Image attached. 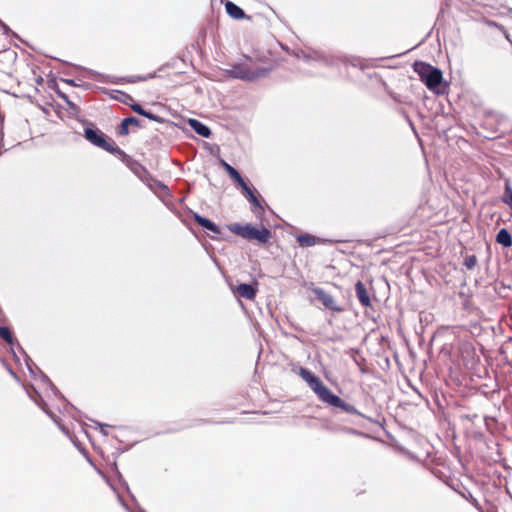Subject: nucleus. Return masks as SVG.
Masks as SVG:
<instances>
[{
    "label": "nucleus",
    "mask_w": 512,
    "mask_h": 512,
    "mask_svg": "<svg viewBox=\"0 0 512 512\" xmlns=\"http://www.w3.org/2000/svg\"><path fill=\"white\" fill-rule=\"evenodd\" d=\"M270 71V68L261 67L251 58L246 57L244 62L232 65L231 68L227 70V73L232 78L254 82L260 78L266 77Z\"/></svg>",
    "instance_id": "obj_2"
},
{
    "label": "nucleus",
    "mask_w": 512,
    "mask_h": 512,
    "mask_svg": "<svg viewBox=\"0 0 512 512\" xmlns=\"http://www.w3.org/2000/svg\"><path fill=\"white\" fill-rule=\"evenodd\" d=\"M129 106L135 113L142 115L150 120H153V121L160 120V118L157 115L143 109V107L138 103L133 102L132 104H129Z\"/></svg>",
    "instance_id": "obj_16"
},
{
    "label": "nucleus",
    "mask_w": 512,
    "mask_h": 512,
    "mask_svg": "<svg viewBox=\"0 0 512 512\" xmlns=\"http://www.w3.org/2000/svg\"><path fill=\"white\" fill-rule=\"evenodd\" d=\"M257 287H258V283H254V284L242 283L236 287L235 291L239 296H241L247 300H253L257 293Z\"/></svg>",
    "instance_id": "obj_8"
},
{
    "label": "nucleus",
    "mask_w": 512,
    "mask_h": 512,
    "mask_svg": "<svg viewBox=\"0 0 512 512\" xmlns=\"http://www.w3.org/2000/svg\"><path fill=\"white\" fill-rule=\"evenodd\" d=\"M190 127L200 136L208 138L211 135L210 128L197 119H189Z\"/></svg>",
    "instance_id": "obj_11"
},
{
    "label": "nucleus",
    "mask_w": 512,
    "mask_h": 512,
    "mask_svg": "<svg viewBox=\"0 0 512 512\" xmlns=\"http://www.w3.org/2000/svg\"><path fill=\"white\" fill-rule=\"evenodd\" d=\"M234 182L239 185L242 189V192L244 191V188H248L249 186L247 185V183L244 181V179L242 178V176L240 175L239 177H237Z\"/></svg>",
    "instance_id": "obj_27"
},
{
    "label": "nucleus",
    "mask_w": 512,
    "mask_h": 512,
    "mask_svg": "<svg viewBox=\"0 0 512 512\" xmlns=\"http://www.w3.org/2000/svg\"><path fill=\"white\" fill-rule=\"evenodd\" d=\"M25 358H27L26 362H32L30 358H28V355H25Z\"/></svg>",
    "instance_id": "obj_36"
},
{
    "label": "nucleus",
    "mask_w": 512,
    "mask_h": 512,
    "mask_svg": "<svg viewBox=\"0 0 512 512\" xmlns=\"http://www.w3.org/2000/svg\"><path fill=\"white\" fill-rule=\"evenodd\" d=\"M463 264L468 270H472L477 264V257L475 255H468L464 259Z\"/></svg>",
    "instance_id": "obj_24"
},
{
    "label": "nucleus",
    "mask_w": 512,
    "mask_h": 512,
    "mask_svg": "<svg viewBox=\"0 0 512 512\" xmlns=\"http://www.w3.org/2000/svg\"><path fill=\"white\" fill-rule=\"evenodd\" d=\"M0 26L3 28L5 33L9 32V27L0 20Z\"/></svg>",
    "instance_id": "obj_30"
},
{
    "label": "nucleus",
    "mask_w": 512,
    "mask_h": 512,
    "mask_svg": "<svg viewBox=\"0 0 512 512\" xmlns=\"http://www.w3.org/2000/svg\"><path fill=\"white\" fill-rule=\"evenodd\" d=\"M296 241L301 247H310L317 243L316 237L309 234H301L296 237Z\"/></svg>",
    "instance_id": "obj_19"
},
{
    "label": "nucleus",
    "mask_w": 512,
    "mask_h": 512,
    "mask_svg": "<svg viewBox=\"0 0 512 512\" xmlns=\"http://www.w3.org/2000/svg\"><path fill=\"white\" fill-rule=\"evenodd\" d=\"M223 167L226 170V172L229 174L231 179L234 181L237 177L240 176V173L232 167L230 164L223 161Z\"/></svg>",
    "instance_id": "obj_23"
},
{
    "label": "nucleus",
    "mask_w": 512,
    "mask_h": 512,
    "mask_svg": "<svg viewBox=\"0 0 512 512\" xmlns=\"http://www.w3.org/2000/svg\"><path fill=\"white\" fill-rule=\"evenodd\" d=\"M491 25L498 26L495 22H490Z\"/></svg>",
    "instance_id": "obj_37"
},
{
    "label": "nucleus",
    "mask_w": 512,
    "mask_h": 512,
    "mask_svg": "<svg viewBox=\"0 0 512 512\" xmlns=\"http://www.w3.org/2000/svg\"><path fill=\"white\" fill-rule=\"evenodd\" d=\"M84 137L91 144L103 150H105V147H108V145L110 144V142L107 141L105 134L98 129L86 128L84 130Z\"/></svg>",
    "instance_id": "obj_7"
},
{
    "label": "nucleus",
    "mask_w": 512,
    "mask_h": 512,
    "mask_svg": "<svg viewBox=\"0 0 512 512\" xmlns=\"http://www.w3.org/2000/svg\"><path fill=\"white\" fill-rule=\"evenodd\" d=\"M119 501L125 507L126 510H129L128 506L122 501V499L120 497H119Z\"/></svg>",
    "instance_id": "obj_33"
},
{
    "label": "nucleus",
    "mask_w": 512,
    "mask_h": 512,
    "mask_svg": "<svg viewBox=\"0 0 512 512\" xmlns=\"http://www.w3.org/2000/svg\"><path fill=\"white\" fill-rule=\"evenodd\" d=\"M296 57L298 59H303L305 61L309 60H315L322 62L326 66H333L337 67L339 64L348 65L351 64L352 66H357L358 60L353 58L349 59L346 56L341 55H332V54H326L322 51H304L300 50L295 53Z\"/></svg>",
    "instance_id": "obj_3"
},
{
    "label": "nucleus",
    "mask_w": 512,
    "mask_h": 512,
    "mask_svg": "<svg viewBox=\"0 0 512 512\" xmlns=\"http://www.w3.org/2000/svg\"><path fill=\"white\" fill-rule=\"evenodd\" d=\"M105 151L114 154L118 158H120L123 162H126L130 159V157L118 146L114 144V142H110L108 147H105Z\"/></svg>",
    "instance_id": "obj_17"
},
{
    "label": "nucleus",
    "mask_w": 512,
    "mask_h": 512,
    "mask_svg": "<svg viewBox=\"0 0 512 512\" xmlns=\"http://www.w3.org/2000/svg\"><path fill=\"white\" fill-rule=\"evenodd\" d=\"M40 375H41V378L42 380L51 387L52 391L57 394V388L53 385V383L50 381V379L40 371Z\"/></svg>",
    "instance_id": "obj_26"
},
{
    "label": "nucleus",
    "mask_w": 512,
    "mask_h": 512,
    "mask_svg": "<svg viewBox=\"0 0 512 512\" xmlns=\"http://www.w3.org/2000/svg\"><path fill=\"white\" fill-rule=\"evenodd\" d=\"M496 242L503 247L512 246V236L506 228H502L496 235Z\"/></svg>",
    "instance_id": "obj_15"
},
{
    "label": "nucleus",
    "mask_w": 512,
    "mask_h": 512,
    "mask_svg": "<svg viewBox=\"0 0 512 512\" xmlns=\"http://www.w3.org/2000/svg\"><path fill=\"white\" fill-rule=\"evenodd\" d=\"M243 194L245 195L247 200L252 204L253 212L256 213L255 208H258L261 212H263L264 209H263L262 205L260 204L257 196L255 195V192L252 190L251 187L244 188Z\"/></svg>",
    "instance_id": "obj_14"
},
{
    "label": "nucleus",
    "mask_w": 512,
    "mask_h": 512,
    "mask_svg": "<svg viewBox=\"0 0 512 512\" xmlns=\"http://www.w3.org/2000/svg\"><path fill=\"white\" fill-rule=\"evenodd\" d=\"M144 77H138L137 79H131V82H136L137 80H145Z\"/></svg>",
    "instance_id": "obj_34"
},
{
    "label": "nucleus",
    "mask_w": 512,
    "mask_h": 512,
    "mask_svg": "<svg viewBox=\"0 0 512 512\" xmlns=\"http://www.w3.org/2000/svg\"><path fill=\"white\" fill-rule=\"evenodd\" d=\"M225 9L227 14L233 19H243L245 17L244 10L231 1L225 3Z\"/></svg>",
    "instance_id": "obj_13"
},
{
    "label": "nucleus",
    "mask_w": 512,
    "mask_h": 512,
    "mask_svg": "<svg viewBox=\"0 0 512 512\" xmlns=\"http://www.w3.org/2000/svg\"><path fill=\"white\" fill-rule=\"evenodd\" d=\"M0 338L4 339L10 345L14 342L12 332L6 326H0Z\"/></svg>",
    "instance_id": "obj_22"
},
{
    "label": "nucleus",
    "mask_w": 512,
    "mask_h": 512,
    "mask_svg": "<svg viewBox=\"0 0 512 512\" xmlns=\"http://www.w3.org/2000/svg\"><path fill=\"white\" fill-rule=\"evenodd\" d=\"M65 82H66L67 84H69V85H72V86H75V85H76V84H75V82H74V80H72V79H66V80H65Z\"/></svg>",
    "instance_id": "obj_32"
},
{
    "label": "nucleus",
    "mask_w": 512,
    "mask_h": 512,
    "mask_svg": "<svg viewBox=\"0 0 512 512\" xmlns=\"http://www.w3.org/2000/svg\"><path fill=\"white\" fill-rule=\"evenodd\" d=\"M194 220L196 221L197 224H199L203 228L211 231L212 233H214V234L220 233L219 227L214 222L209 220L208 218L195 213Z\"/></svg>",
    "instance_id": "obj_12"
},
{
    "label": "nucleus",
    "mask_w": 512,
    "mask_h": 512,
    "mask_svg": "<svg viewBox=\"0 0 512 512\" xmlns=\"http://www.w3.org/2000/svg\"><path fill=\"white\" fill-rule=\"evenodd\" d=\"M45 406H46V404H45V403H43V405L41 406L42 410H44V411H45V412H46L50 417H52V413H51V412H49V411L46 409V407H45Z\"/></svg>",
    "instance_id": "obj_31"
},
{
    "label": "nucleus",
    "mask_w": 512,
    "mask_h": 512,
    "mask_svg": "<svg viewBox=\"0 0 512 512\" xmlns=\"http://www.w3.org/2000/svg\"><path fill=\"white\" fill-rule=\"evenodd\" d=\"M413 69L429 90L437 92V88L443 80V74L440 69L423 61H416L413 64Z\"/></svg>",
    "instance_id": "obj_4"
},
{
    "label": "nucleus",
    "mask_w": 512,
    "mask_h": 512,
    "mask_svg": "<svg viewBox=\"0 0 512 512\" xmlns=\"http://www.w3.org/2000/svg\"><path fill=\"white\" fill-rule=\"evenodd\" d=\"M27 366H28V369L30 370V372L33 373L32 366H31L30 362H28V361H27Z\"/></svg>",
    "instance_id": "obj_35"
},
{
    "label": "nucleus",
    "mask_w": 512,
    "mask_h": 512,
    "mask_svg": "<svg viewBox=\"0 0 512 512\" xmlns=\"http://www.w3.org/2000/svg\"><path fill=\"white\" fill-rule=\"evenodd\" d=\"M503 202L512 209V187L508 180L505 183Z\"/></svg>",
    "instance_id": "obj_21"
},
{
    "label": "nucleus",
    "mask_w": 512,
    "mask_h": 512,
    "mask_svg": "<svg viewBox=\"0 0 512 512\" xmlns=\"http://www.w3.org/2000/svg\"><path fill=\"white\" fill-rule=\"evenodd\" d=\"M503 202L512 209V187L508 180L505 183Z\"/></svg>",
    "instance_id": "obj_20"
},
{
    "label": "nucleus",
    "mask_w": 512,
    "mask_h": 512,
    "mask_svg": "<svg viewBox=\"0 0 512 512\" xmlns=\"http://www.w3.org/2000/svg\"><path fill=\"white\" fill-rule=\"evenodd\" d=\"M355 292L359 302L364 307L371 306V299L365 284L362 281H357L355 284Z\"/></svg>",
    "instance_id": "obj_9"
},
{
    "label": "nucleus",
    "mask_w": 512,
    "mask_h": 512,
    "mask_svg": "<svg viewBox=\"0 0 512 512\" xmlns=\"http://www.w3.org/2000/svg\"><path fill=\"white\" fill-rule=\"evenodd\" d=\"M95 425H96L97 427H99V428H100V432H101L103 435H105V436H106V435L108 434V433H107V430H106V428L108 427V425H104V424H102V423H100V422H97V421H95Z\"/></svg>",
    "instance_id": "obj_28"
},
{
    "label": "nucleus",
    "mask_w": 512,
    "mask_h": 512,
    "mask_svg": "<svg viewBox=\"0 0 512 512\" xmlns=\"http://www.w3.org/2000/svg\"><path fill=\"white\" fill-rule=\"evenodd\" d=\"M312 292L314 293L317 300H319L326 309H329L337 313H341L344 311V308L338 305L334 297L331 294L327 293L324 289L320 287H313Z\"/></svg>",
    "instance_id": "obj_6"
},
{
    "label": "nucleus",
    "mask_w": 512,
    "mask_h": 512,
    "mask_svg": "<svg viewBox=\"0 0 512 512\" xmlns=\"http://www.w3.org/2000/svg\"><path fill=\"white\" fill-rule=\"evenodd\" d=\"M60 96H61L62 99L65 100V102L68 104V106H70V107L74 106V104L71 101L68 100V97L65 94H61Z\"/></svg>",
    "instance_id": "obj_29"
},
{
    "label": "nucleus",
    "mask_w": 512,
    "mask_h": 512,
    "mask_svg": "<svg viewBox=\"0 0 512 512\" xmlns=\"http://www.w3.org/2000/svg\"><path fill=\"white\" fill-rule=\"evenodd\" d=\"M228 229L234 234L246 240H255L262 244L267 243L271 238V231L264 226L257 228L251 224L242 225L239 223H234L230 224Z\"/></svg>",
    "instance_id": "obj_5"
},
{
    "label": "nucleus",
    "mask_w": 512,
    "mask_h": 512,
    "mask_svg": "<svg viewBox=\"0 0 512 512\" xmlns=\"http://www.w3.org/2000/svg\"><path fill=\"white\" fill-rule=\"evenodd\" d=\"M120 101L123 102L126 105L132 104L134 102V99L131 95L127 93H122Z\"/></svg>",
    "instance_id": "obj_25"
},
{
    "label": "nucleus",
    "mask_w": 512,
    "mask_h": 512,
    "mask_svg": "<svg viewBox=\"0 0 512 512\" xmlns=\"http://www.w3.org/2000/svg\"><path fill=\"white\" fill-rule=\"evenodd\" d=\"M299 376L308 384L311 390L317 397L324 403L342 409L344 412L351 415H361L357 409L342 400L339 396L334 394L321 379L307 368L301 367L299 369Z\"/></svg>",
    "instance_id": "obj_1"
},
{
    "label": "nucleus",
    "mask_w": 512,
    "mask_h": 512,
    "mask_svg": "<svg viewBox=\"0 0 512 512\" xmlns=\"http://www.w3.org/2000/svg\"><path fill=\"white\" fill-rule=\"evenodd\" d=\"M136 127L139 128L141 126L140 120L136 117L130 116L127 118H124L119 126L118 133L121 136H126L129 134V127Z\"/></svg>",
    "instance_id": "obj_10"
},
{
    "label": "nucleus",
    "mask_w": 512,
    "mask_h": 512,
    "mask_svg": "<svg viewBox=\"0 0 512 512\" xmlns=\"http://www.w3.org/2000/svg\"><path fill=\"white\" fill-rule=\"evenodd\" d=\"M105 151L114 154L118 158H120L123 162H126L130 159V157L118 146L114 144V142H110L108 147H105Z\"/></svg>",
    "instance_id": "obj_18"
}]
</instances>
